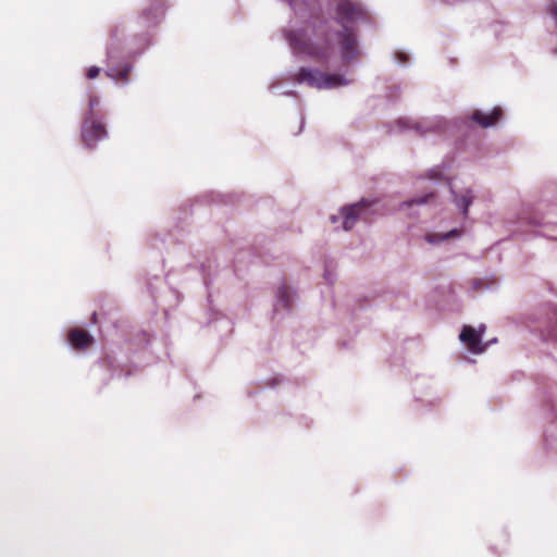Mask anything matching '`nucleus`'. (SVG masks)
Returning a JSON list of instances; mask_svg holds the SVG:
<instances>
[{
	"mask_svg": "<svg viewBox=\"0 0 557 557\" xmlns=\"http://www.w3.org/2000/svg\"><path fill=\"white\" fill-rule=\"evenodd\" d=\"M484 330L485 326H481L479 331H476L470 325H465L459 335V338L471 352L481 354L485 349V346L482 345Z\"/></svg>",
	"mask_w": 557,
	"mask_h": 557,
	"instance_id": "nucleus-5",
	"label": "nucleus"
},
{
	"mask_svg": "<svg viewBox=\"0 0 557 557\" xmlns=\"http://www.w3.org/2000/svg\"><path fill=\"white\" fill-rule=\"evenodd\" d=\"M455 234H457V231H456V230H454V231H451V232L447 233L444 237H441V238H437V236H436V235H432V234H431V235H428V236H426V239H428V242H429V243H431V244H435V243H438L441 239L448 238V237H450V236H453V235H455Z\"/></svg>",
	"mask_w": 557,
	"mask_h": 557,
	"instance_id": "nucleus-15",
	"label": "nucleus"
},
{
	"mask_svg": "<svg viewBox=\"0 0 557 557\" xmlns=\"http://www.w3.org/2000/svg\"><path fill=\"white\" fill-rule=\"evenodd\" d=\"M432 197H433V194L430 193V194H428L425 196L413 198L410 201L406 202V205L408 207H411L413 205H423V203H426L429 201V199L432 198Z\"/></svg>",
	"mask_w": 557,
	"mask_h": 557,
	"instance_id": "nucleus-14",
	"label": "nucleus"
},
{
	"mask_svg": "<svg viewBox=\"0 0 557 557\" xmlns=\"http://www.w3.org/2000/svg\"><path fill=\"white\" fill-rule=\"evenodd\" d=\"M321 73L310 67H300L294 75V81L299 84H307L309 87L320 89Z\"/></svg>",
	"mask_w": 557,
	"mask_h": 557,
	"instance_id": "nucleus-7",
	"label": "nucleus"
},
{
	"mask_svg": "<svg viewBox=\"0 0 557 557\" xmlns=\"http://www.w3.org/2000/svg\"><path fill=\"white\" fill-rule=\"evenodd\" d=\"M376 203L374 200L361 199L359 202L346 206L342 209L343 227L350 231L360 219L369 220L370 209Z\"/></svg>",
	"mask_w": 557,
	"mask_h": 557,
	"instance_id": "nucleus-3",
	"label": "nucleus"
},
{
	"mask_svg": "<svg viewBox=\"0 0 557 557\" xmlns=\"http://www.w3.org/2000/svg\"><path fill=\"white\" fill-rule=\"evenodd\" d=\"M326 22L312 27V37L305 29L285 32V39L295 53L305 54L321 64H326L335 51L334 37Z\"/></svg>",
	"mask_w": 557,
	"mask_h": 557,
	"instance_id": "nucleus-1",
	"label": "nucleus"
},
{
	"mask_svg": "<svg viewBox=\"0 0 557 557\" xmlns=\"http://www.w3.org/2000/svg\"><path fill=\"white\" fill-rule=\"evenodd\" d=\"M346 83L345 78L339 74H326L322 72L320 89L335 88Z\"/></svg>",
	"mask_w": 557,
	"mask_h": 557,
	"instance_id": "nucleus-10",
	"label": "nucleus"
},
{
	"mask_svg": "<svg viewBox=\"0 0 557 557\" xmlns=\"http://www.w3.org/2000/svg\"><path fill=\"white\" fill-rule=\"evenodd\" d=\"M288 3L292 5V7H295L297 4H306L307 3V0H287Z\"/></svg>",
	"mask_w": 557,
	"mask_h": 557,
	"instance_id": "nucleus-17",
	"label": "nucleus"
},
{
	"mask_svg": "<svg viewBox=\"0 0 557 557\" xmlns=\"http://www.w3.org/2000/svg\"><path fill=\"white\" fill-rule=\"evenodd\" d=\"M107 136L104 124L97 116H85L82 124L81 138L87 148H94L96 144Z\"/></svg>",
	"mask_w": 557,
	"mask_h": 557,
	"instance_id": "nucleus-4",
	"label": "nucleus"
},
{
	"mask_svg": "<svg viewBox=\"0 0 557 557\" xmlns=\"http://www.w3.org/2000/svg\"><path fill=\"white\" fill-rule=\"evenodd\" d=\"M99 73H100V69H99V67H97V66H91V67H89V69L87 70V72H86V77H87L88 79H94V78H96V77L99 75Z\"/></svg>",
	"mask_w": 557,
	"mask_h": 557,
	"instance_id": "nucleus-16",
	"label": "nucleus"
},
{
	"mask_svg": "<svg viewBox=\"0 0 557 557\" xmlns=\"http://www.w3.org/2000/svg\"><path fill=\"white\" fill-rule=\"evenodd\" d=\"M455 201L457 206L462 209V213L467 214L468 208L472 202V196L470 195V191L468 190L465 195H461L460 197H456Z\"/></svg>",
	"mask_w": 557,
	"mask_h": 557,
	"instance_id": "nucleus-12",
	"label": "nucleus"
},
{
	"mask_svg": "<svg viewBox=\"0 0 557 557\" xmlns=\"http://www.w3.org/2000/svg\"><path fill=\"white\" fill-rule=\"evenodd\" d=\"M165 4L162 0H151L143 11V15L147 20H157L163 16Z\"/></svg>",
	"mask_w": 557,
	"mask_h": 557,
	"instance_id": "nucleus-9",
	"label": "nucleus"
},
{
	"mask_svg": "<svg viewBox=\"0 0 557 557\" xmlns=\"http://www.w3.org/2000/svg\"><path fill=\"white\" fill-rule=\"evenodd\" d=\"M398 57L401 59V61H406V57L403 53H399Z\"/></svg>",
	"mask_w": 557,
	"mask_h": 557,
	"instance_id": "nucleus-18",
	"label": "nucleus"
},
{
	"mask_svg": "<svg viewBox=\"0 0 557 557\" xmlns=\"http://www.w3.org/2000/svg\"><path fill=\"white\" fill-rule=\"evenodd\" d=\"M502 116L503 110L496 107L488 113L475 110L471 115V120L479 124L481 127L486 128L496 124Z\"/></svg>",
	"mask_w": 557,
	"mask_h": 557,
	"instance_id": "nucleus-8",
	"label": "nucleus"
},
{
	"mask_svg": "<svg viewBox=\"0 0 557 557\" xmlns=\"http://www.w3.org/2000/svg\"><path fill=\"white\" fill-rule=\"evenodd\" d=\"M100 100L97 96L91 95L88 100V112L85 116H97L96 109L98 108Z\"/></svg>",
	"mask_w": 557,
	"mask_h": 557,
	"instance_id": "nucleus-13",
	"label": "nucleus"
},
{
	"mask_svg": "<svg viewBox=\"0 0 557 557\" xmlns=\"http://www.w3.org/2000/svg\"><path fill=\"white\" fill-rule=\"evenodd\" d=\"M67 341L76 350H85L94 343L92 336L83 329H72L67 334Z\"/></svg>",
	"mask_w": 557,
	"mask_h": 557,
	"instance_id": "nucleus-6",
	"label": "nucleus"
},
{
	"mask_svg": "<svg viewBox=\"0 0 557 557\" xmlns=\"http://www.w3.org/2000/svg\"><path fill=\"white\" fill-rule=\"evenodd\" d=\"M129 71H131L129 66H124L122 70H117V71L109 70V71H107L106 74L115 81L126 82L128 79Z\"/></svg>",
	"mask_w": 557,
	"mask_h": 557,
	"instance_id": "nucleus-11",
	"label": "nucleus"
},
{
	"mask_svg": "<svg viewBox=\"0 0 557 557\" xmlns=\"http://www.w3.org/2000/svg\"><path fill=\"white\" fill-rule=\"evenodd\" d=\"M367 18L363 7L354 0H338L336 3V20L343 29L336 33L339 41L341 54L344 62H350L358 57V42L356 34L349 25Z\"/></svg>",
	"mask_w": 557,
	"mask_h": 557,
	"instance_id": "nucleus-2",
	"label": "nucleus"
}]
</instances>
